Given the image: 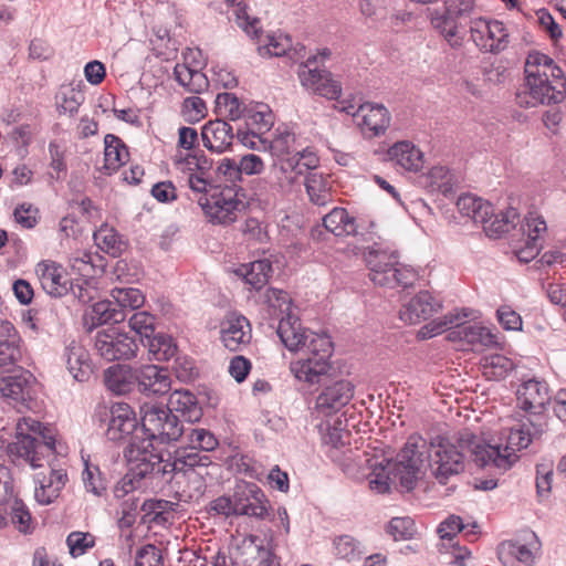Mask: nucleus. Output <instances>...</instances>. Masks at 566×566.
<instances>
[{
  "label": "nucleus",
  "instance_id": "obj_1",
  "mask_svg": "<svg viewBox=\"0 0 566 566\" xmlns=\"http://www.w3.org/2000/svg\"><path fill=\"white\" fill-rule=\"evenodd\" d=\"M514 459L513 453L502 455L499 449L467 429L458 432L452 440L438 437L431 442L412 434L392 461L394 478L406 491H411L427 469L431 470L439 483L446 484L451 476L464 471L467 462H473L479 468L506 469Z\"/></svg>",
  "mask_w": 566,
  "mask_h": 566
},
{
  "label": "nucleus",
  "instance_id": "obj_2",
  "mask_svg": "<svg viewBox=\"0 0 566 566\" xmlns=\"http://www.w3.org/2000/svg\"><path fill=\"white\" fill-rule=\"evenodd\" d=\"M277 336L291 352H303V357L291 363V371L301 381L318 384L331 369L329 358L333 354L331 337L317 334L301 326L298 318L292 314L279 321Z\"/></svg>",
  "mask_w": 566,
  "mask_h": 566
},
{
  "label": "nucleus",
  "instance_id": "obj_3",
  "mask_svg": "<svg viewBox=\"0 0 566 566\" xmlns=\"http://www.w3.org/2000/svg\"><path fill=\"white\" fill-rule=\"evenodd\" d=\"M525 82L516 93V103L530 108L562 103L566 97V80L562 69L548 55L531 51L525 61Z\"/></svg>",
  "mask_w": 566,
  "mask_h": 566
},
{
  "label": "nucleus",
  "instance_id": "obj_4",
  "mask_svg": "<svg viewBox=\"0 0 566 566\" xmlns=\"http://www.w3.org/2000/svg\"><path fill=\"white\" fill-rule=\"evenodd\" d=\"M270 148L277 157L272 175L282 192L289 191L308 170L318 167L319 159L315 151L310 147L298 148L295 134L286 125L275 129Z\"/></svg>",
  "mask_w": 566,
  "mask_h": 566
},
{
  "label": "nucleus",
  "instance_id": "obj_5",
  "mask_svg": "<svg viewBox=\"0 0 566 566\" xmlns=\"http://www.w3.org/2000/svg\"><path fill=\"white\" fill-rule=\"evenodd\" d=\"M55 452V438L51 429L42 422L23 418L17 426V440L6 444L0 437V458L7 453L17 464L41 468Z\"/></svg>",
  "mask_w": 566,
  "mask_h": 566
},
{
  "label": "nucleus",
  "instance_id": "obj_6",
  "mask_svg": "<svg viewBox=\"0 0 566 566\" xmlns=\"http://www.w3.org/2000/svg\"><path fill=\"white\" fill-rule=\"evenodd\" d=\"M124 455L128 461V471L137 481L164 479L167 474L181 472L176 457L172 461L164 460L163 455L154 450L150 441L142 440L137 443L133 440L125 449Z\"/></svg>",
  "mask_w": 566,
  "mask_h": 566
},
{
  "label": "nucleus",
  "instance_id": "obj_7",
  "mask_svg": "<svg viewBox=\"0 0 566 566\" xmlns=\"http://www.w3.org/2000/svg\"><path fill=\"white\" fill-rule=\"evenodd\" d=\"M459 321V314L450 313L443 318L433 319L423 325L418 332V336L421 339H429L454 325L455 328L449 334V338L452 340L464 342L474 348L488 347L496 343L494 335L486 327L478 324H464Z\"/></svg>",
  "mask_w": 566,
  "mask_h": 566
},
{
  "label": "nucleus",
  "instance_id": "obj_8",
  "mask_svg": "<svg viewBox=\"0 0 566 566\" xmlns=\"http://www.w3.org/2000/svg\"><path fill=\"white\" fill-rule=\"evenodd\" d=\"M142 428L147 436L145 441L170 443L177 441L185 432L177 415L161 403H145L140 407Z\"/></svg>",
  "mask_w": 566,
  "mask_h": 566
},
{
  "label": "nucleus",
  "instance_id": "obj_9",
  "mask_svg": "<svg viewBox=\"0 0 566 566\" xmlns=\"http://www.w3.org/2000/svg\"><path fill=\"white\" fill-rule=\"evenodd\" d=\"M218 446L219 442L211 431L203 428L191 429L188 434V446L175 452L181 472L184 474L196 472L202 478V471L212 464L211 457L202 452L213 451Z\"/></svg>",
  "mask_w": 566,
  "mask_h": 566
},
{
  "label": "nucleus",
  "instance_id": "obj_10",
  "mask_svg": "<svg viewBox=\"0 0 566 566\" xmlns=\"http://www.w3.org/2000/svg\"><path fill=\"white\" fill-rule=\"evenodd\" d=\"M234 187H214L209 195H200L198 205L208 220L214 224H230L237 220L244 202L238 198Z\"/></svg>",
  "mask_w": 566,
  "mask_h": 566
},
{
  "label": "nucleus",
  "instance_id": "obj_11",
  "mask_svg": "<svg viewBox=\"0 0 566 566\" xmlns=\"http://www.w3.org/2000/svg\"><path fill=\"white\" fill-rule=\"evenodd\" d=\"M36 386V378L30 370L17 367L0 378V396L19 412L32 410L35 406Z\"/></svg>",
  "mask_w": 566,
  "mask_h": 566
},
{
  "label": "nucleus",
  "instance_id": "obj_12",
  "mask_svg": "<svg viewBox=\"0 0 566 566\" xmlns=\"http://www.w3.org/2000/svg\"><path fill=\"white\" fill-rule=\"evenodd\" d=\"M138 348L135 336L115 327L101 329L94 337V349L106 361L135 358Z\"/></svg>",
  "mask_w": 566,
  "mask_h": 566
},
{
  "label": "nucleus",
  "instance_id": "obj_13",
  "mask_svg": "<svg viewBox=\"0 0 566 566\" xmlns=\"http://www.w3.org/2000/svg\"><path fill=\"white\" fill-rule=\"evenodd\" d=\"M470 32L472 41L483 52L500 53L509 45V32L501 21L474 19Z\"/></svg>",
  "mask_w": 566,
  "mask_h": 566
},
{
  "label": "nucleus",
  "instance_id": "obj_14",
  "mask_svg": "<svg viewBox=\"0 0 566 566\" xmlns=\"http://www.w3.org/2000/svg\"><path fill=\"white\" fill-rule=\"evenodd\" d=\"M315 56H310L305 63L298 67V77L301 84L313 93L326 97L327 99H338L342 94V85L333 78L329 71L325 69H312Z\"/></svg>",
  "mask_w": 566,
  "mask_h": 566
},
{
  "label": "nucleus",
  "instance_id": "obj_15",
  "mask_svg": "<svg viewBox=\"0 0 566 566\" xmlns=\"http://www.w3.org/2000/svg\"><path fill=\"white\" fill-rule=\"evenodd\" d=\"M234 515L263 520L268 514L263 491L253 482L241 481L233 491Z\"/></svg>",
  "mask_w": 566,
  "mask_h": 566
},
{
  "label": "nucleus",
  "instance_id": "obj_16",
  "mask_svg": "<svg viewBox=\"0 0 566 566\" xmlns=\"http://www.w3.org/2000/svg\"><path fill=\"white\" fill-rule=\"evenodd\" d=\"M138 422L132 407L119 402L111 407L106 437L114 442H122L129 439V443L135 440L133 432L137 429Z\"/></svg>",
  "mask_w": 566,
  "mask_h": 566
},
{
  "label": "nucleus",
  "instance_id": "obj_17",
  "mask_svg": "<svg viewBox=\"0 0 566 566\" xmlns=\"http://www.w3.org/2000/svg\"><path fill=\"white\" fill-rule=\"evenodd\" d=\"M35 273L44 292L53 297H63L70 293L73 281L66 270L51 260H43L35 266Z\"/></svg>",
  "mask_w": 566,
  "mask_h": 566
},
{
  "label": "nucleus",
  "instance_id": "obj_18",
  "mask_svg": "<svg viewBox=\"0 0 566 566\" xmlns=\"http://www.w3.org/2000/svg\"><path fill=\"white\" fill-rule=\"evenodd\" d=\"M247 132L238 129L237 138L244 146H254L251 138L260 137L263 133L270 130L273 125V115L271 109L265 104L249 105L244 113Z\"/></svg>",
  "mask_w": 566,
  "mask_h": 566
},
{
  "label": "nucleus",
  "instance_id": "obj_19",
  "mask_svg": "<svg viewBox=\"0 0 566 566\" xmlns=\"http://www.w3.org/2000/svg\"><path fill=\"white\" fill-rule=\"evenodd\" d=\"M516 397L520 407L533 415L542 413L551 401L547 384L537 379L523 381L517 388Z\"/></svg>",
  "mask_w": 566,
  "mask_h": 566
},
{
  "label": "nucleus",
  "instance_id": "obj_20",
  "mask_svg": "<svg viewBox=\"0 0 566 566\" xmlns=\"http://www.w3.org/2000/svg\"><path fill=\"white\" fill-rule=\"evenodd\" d=\"M171 380L168 371L156 365H144L136 368V387L146 396H163L170 390Z\"/></svg>",
  "mask_w": 566,
  "mask_h": 566
},
{
  "label": "nucleus",
  "instance_id": "obj_21",
  "mask_svg": "<svg viewBox=\"0 0 566 566\" xmlns=\"http://www.w3.org/2000/svg\"><path fill=\"white\" fill-rule=\"evenodd\" d=\"M365 261L369 269V279L374 284L388 283L386 277L388 270L392 266L399 265L398 253L396 251H388L381 243H374L368 247L365 252Z\"/></svg>",
  "mask_w": 566,
  "mask_h": 566
},
{
  "label": "nucleus",
  "instance_id": "obj_22",
  "mask_svg": "<svg viewBox=\"0 0 566 566\" xmlns=\"http://www.w3.org/2000/svg\"><path fill=\"white\" fill-rule=\"evenodd\" d=\"M220 339L229 350H241L251 340L249 321L242 315H229L221 324Z\"/></svg>",
  "mask_w": 566,
  "mask_h": 566
},
{
  "label": "nucleus",
  "instance_id": "obj_23",
  "mask_svg": "<svg viewBox=\"0 0 566 566\" xmlns=\"http://www.w3.org/2000/svg\"><path fill=\"white\" fill-rule=\"evenodd\" d=\"M354 397V385L349 380H338L325 387L316 398L317 409L332 415L345 407Z\"/></svg>",
  "mask_w": 566,
  "mask_h": 566
},
{
  "label": "nucleus",
  "instance_id": "obj_24",
  "mask_svg": "<svg viewBox=\"0 0 566 566\" xmlns=\"http://www.w3.org/2000/svg\"><path fill=\"white\" fill-rule=\"evenodd\" d=\"M441 308V303L428 291H421L399 311L400 319L409 324H418L429 319Z\"/></svg>",
  "mask_w": 566,
  "mask_h": 566
},
{
  "label": "nucleus",
  "instance_id": "obj_25",
  "mask_svg": "<svg viewBox=\"0 0 566 566\" xmlns=\"http://www.w3.org/2000/svg\"><path fill=\"white\" fill-rule=\"evenodd\" d=\"M13 525L20 533H32V516L23 503L18 497L0 501V528Z\"/></svg>",
  "mask_w": 566,
  "mask_h": 566
},
{
  "label": "nucleus",
  "instance_id": "obj_26",
  "mask_svg": "<svg viewBox=\"0 0 566 566\" xmlns=\"http://www.w3.org/2000/svg\"><path fill=\"white\" fill-rule=\"evenodd\" d=\"M461 14L455 13L454 7H447L443 10L434 9L430 12L431 25L437 30L450 44L451 48H460L463 36L460 35L459 19Z\"/></svg>",
  "mask_w": 566,
  "mask_h": 566
},
{
  "label": "nucleus",
  "instance_id": "obj_27",
  "mask_svg": "<svg viewBox=\"0 0 566 566\" xmlns=\"http://www.w3.org/2000/svg\"><path fill=\"white\" fill-rule=\"evenodd\" d=\"M527 235L525 247L517 252V258L523 262L533 260L542 249L541 234L547 230L546 221L537 212H528L522 226Z\"/></svg>",
  "mask_w": 566,
  "mask_h": 566
},
{
  "label": "nucleus",
  "instance_id": "obj_28",
  "mask_svg": "<svg viewBox=\"0 0 566 566\" xmlns=\"http://www.w3.org/2000/svg\"><path fill=\"white\" fill-rule=\"evenodd\" d=\"M354 117H360L361 130L369 137L385 134L390 125V113L381 104L365 103L358 106Z\"/></svg>",
  "mask_w": 566,
  "mask_h": 566
},
{
  "label": "nucleus",
  "instance_id": "obj_29",
  "mask_svg": "<svg viewBox=\"0 0 566 566\" xmlns=\"http://www.w3.org/2000/svg\"><path fill=\"white\" fill-rule=\"evenodd\" d=\"M205 147L221 154L230 148L234 135L232 126L223 119H214L205 124L201 130Z\"/></svg>",
  "mask_w": 566,
  "mask_h": 566
},
{
  "label": "nucleus",
  "instance_id": "obj_30",
  "mask_svg": "<svg viewBox=\"0 0 566 566\" xmlns=\"http://www.w3.org/2000/svg\"><path fill=\"white\" fill-rule=\"evenodd\" d=\"M67 475L62 470H50L49 475L38 473L34 478V497L38 503L48 505L57 499L64 488Z\"/></svg>",
  "mask_w": 566,
  "mask_h": 566
},
{
  "label": "nucleus",
  "instance_id": "obj_31",
  "mask_svg": "<svg viewBox=\"0 0 566 566\" xmlns=\"http://www.w3.org/2000/svg\"><path fill=\"white\" fill-rule=\"evenodd\" d=\"M126 318L123 308L115 305L114 300L98 301L84 314V324L88 329L104 324H118Z\"/></svg>",
  "mask_w": 566,
  "mask_h": 566
},
{
  "label": "nucleus",
  "instance_id": "obj_32",
  "mask_svg": "<svg viewBox=\"0 0 566 566\" xmlns=\"http://www.w3.org/2000/svg\"><path fill=\"white\" fill-rule=\"evenodd\" d=\"M104 384L116 395L132 392L136 387V368L122 364L113 365L104 371Z\"/></svg>",
  "mask_w": 566,
  "mask_h": 566
},
{
  "label": "nucleus",
  "instance_id": "obj_33",
  "mask_svg": "<svg viewBox=\"0 0 566 566\" xmlns=\"http://www.w3.org/2000/svg\"><path fill=\"white\" fill-rule=\"evenodd\" d=\"M390 161L408 171H418L423 166L422 151L409 140L394 144L387 151Z\"/></svg>",
  "mask_w": 566,
  "mask_h": 566
},
{
  "label": "nucleus",
  "instance_id": "obj_34",
  "mask_svg": "<svg viewBox=\"0 0 566 566\" xmlns=\"http://www.w3.org/2000/svg\"><path fill=\"white\" fill-rule=\"evenodd\" d=\"M420 184L430 192H439L449 198L458 187L457 177L443 166H434L420 177Z\"/></svg>",
  "mask_w": 566,
  "mask_h": 566
},
{
  "label": "nucleus",
  "instance_id": "obj_35",
  "mask_svg": "<svg viewBox=\"0 0 566 566\" xmlns=\"http://www.w3.org/2000/svg\"><path fill=\"white\" fill-rule=\"evenodd\" d=\"M326 231L336 237L359 235L356 218L345 208L336 207L322 219Z\"/></svg>",
  "mask_w": 566,
  "mask_h": 566
},
{
  "label": "nucleus",
  "instance_id": "obj_36",
  "mask_svg": "<svg viewBox=\"0 0 566 566\" xmlns=\"http://www.w3.org/2000/svg\"><path fill=\"white\" fill-rule=\"evenodd\" d=\"M167 407L171 412L179 413L187 422L193 423L201 419L202 409L196 396L189 390H176L169 397Z\"/></svg>",
  "mask_w": 566,
  "mask_h": 566
},
{
  "label": "nucleus",
  "instance_id": "obj_37",
  "mask_svg": "<svg viewBox=\"0 0 566 566\" xmlns=\"http://www.w3.org/2000/svg\"><path fill=\"white\" fill-rule=\"evenodd\" d=\"M273 272L272 263L269 259H260L253 262L241 264L234 273L242 277L247 284L254 290L262 289L269 281Z\"/></svg>",
  "mask_w": 566,
  "mask_h": 566
},
{
  "label": "nucleus",
  "instance_id": "obj_38",
  "mask_svg": "<svg viewBox=\"0 0 566 566\" xmlns=\"http://www.w3.org/2000/svg\"><path fill=\"white\" fill-rule=\"evenodd\" d=\"M459 212L472 219L475 223H485L488 217L493 214V206L480 197L471 193L461 195L457 200Z\"/></svg>",
  "mask_w": 566,
  "mask_h": 566
},
{
  "label": "nucleus",
  "instance_id": "obj_39",
  "mask_svg": "<svg viewBox=\"0 0 566 566\" xmlns=\"http://www.w3.org/2000/svg\"><path fill=\"white\" fill-rule=\"evenodd\" d=\"M371 472L369 474V486L378 493H387L390 484L398 481L394 478V464L391 459H381V461H370Z\"/></svg>",
  "mask_w": 566,
  "mask_h": 566
},
{
  "label": "nucleus",
  "instance_id": "obj_40",
  "mask_svg": "<svg viewBox=\"0 0 566 566\" xmlns=\"http://www.w3.org/2000/svg\"><path fill=\"white\" fill-rule=\"evenodd\" d=\"M9 336H3L0 339V373H9L12 367L21 359V348L18 331L13 326Z\"/></svg>",
  "mask_w": 566,
  "mask_h": 566
},
{
  "label": "nucleus",
  "instance_id": "obj_41",
  "mask_svg": "<svg viewBox=\"0 0 566 566\" xmlns=\"http://www.w3.org/2000/svg\"><path fill=\"white\" fill-rule=\"evenodd\" d=\"M104 144L105 168L109 171H116L128 160V149L123 140L113 134L105 136Z\"/></svg>",
  "mask_w": 566,
  "mask_h": 566
},
{
  "label": "nucleus",
  "instance_id": "obj_42",
  "mask_svg": "<svg viewBox=\"0 0 566 566\" xmlns=\"http://www.w3.org/2000/svg\"><path fill=\"white\" fill-rule=\"evenodd\" d=\"M142 344L148 348L150 359L154 360L166 361L177 353V346L171 336L164 333L153 334Z\"/></svg>",
  "mask_w": 566,
  "mask_h": 566
},
{
  "label": "nucleus",
  "instance_id": "obj_43",
  "mask_svg": "<svg viewBox=\"0 0 566 566\" xmlns=\"http://www.w3.org/2000/svg\"><path fill=\"white\" fill-rule=\"evenodd\" d=\"M66 367L72 377L77 381H84L88 376L86 353L80 345L72 344L65 349Z\"/></svg>",
  "mask_w": 566,
  "mask_h": 566
},
{
  "label": "nucleus",
  "instance_id": "obj_44",
  "mask_svg": "<svg viewBox=\"0 0 566 566\" xmlns=\"http://www.w3.org/2000/svg\"><path fill=\"white\" fill-rule=\"evenodd\" d=\"M517 217L516 209L510 208L506 211H501L499 214L493 213L488 217L485 223L481 224L489 237H499L509 232L514 227Z\"/></svg>",
  "mask_w": 566,
  "mask_h": 566
},
{
  "label": "nucleus",
  "instance_id": "obj_45",
  "mask_svg": "<svg viewBox=\"0 0 566 566\" xmlns=\"http://www.w3.org/2000/svg\"><path fill=\"white\" fill-rule=\"evenodd\" d=\"M306 192L314 205L324 206L331 200L329 186L318 174H305Z\"/></svg>",
  "mask_w": 566,
  "mask_h": 566
},
{
  "label": "nucleus",
  "instance_id": "obj_46",
  "mask_svg": "<svg viewBox=\"0 0 566 566\" xmlns=\"http://www.w3.org/2000/svg\"><path fill=\"white\" fill-rule=\"evenodd\" d=\"M216 107L221 115L227 116L230 120L244 118L245 109L249 105H243L233 93H220L216 97Z\"/></svg>",
  "mask_w": 566,
  "mask_h": 566
},
{
  "label": "nucleus",
  "instance_id": "obj_47",
  "mask_svg": "<svg viewBox=\"0 0 566 566\" xmlns=\"http://www.w3.org/2000/svg\"><path fill=\"white\" fill-rule=\"evenodd\" d=\"M112 297L115 305L123 308L124 312L127 308L130 311L137 310L145 302L142 291L135 287H115L112 290Z\"/></svg>",
  "mask_w": 566,
  "mask_h": 566
},
{
  "label": "nucleus",
  "instance_id": "obj_48",
  "mask_svg": "<svg viewBox=\"0 0 566 566\" xmlns=\"http://www.w3.org/2000/svg\"><path fill=\"white\" fill-rule=\"evenodd\" d=\"M335 554L338 558L352 562L361 559L364 549L357 539L349 535H342L334 541Z\"/></svg>",
  "mask_w": 566,
  "mask_h": 566
},
{
  "label": "nucleus",
  "instance_id": "obj_49",
  "mask_svg": "<svg viewBox=\"0 0 566 566\" xmlns=\"http://www.w3.org/2000/svg\"><path fill=\"white\" fill-rule=\"evenodd\" d=\"M514 369V363L506 356L496 354L484 358L483 373L489 378L503 379Z\"/></svg>",
  "mask_w": 566,
  "mask_h": 566
},
{
  "label": "nucleus",
  "instance_id": "obj_50",
  "mask_svg": "<svg viewBox=\"0 0 566 566\" xmlns=\"http://www.w3.org/2000/svg\"><path fill=\"white\" fill-rule=\"evenodd\" d=\"M94 241L97 247L106 253L116 256L123 250V241L114 229L101 228L94 233Z\"/></svg>",
  "mask_w": 566,
  "mask_h": 566
},
{
  "label": "nucleus",
  "instance_id": "obj_51",
  "mask_svg": "<svg viewBox=\"0 0 566 566\" xmlns=\"http://www.w3.org/2000/svg\"><path fill=\"white\" fill-rule=\"evenodd\" d=\"M292 39L286 34L268 35V44L258 48L261 56H282L290 52Z\"/></svg>",
  "mask_w": 566,
  "mask_h": 566
},
{
  "label": "nucleus",
  "instance_id": "obj_52",
  "mask_svg": "<svg viewBox=\"0 0 566 566\" xmlns=\"http://www.w3.org/2000/svg\"><path fill=\"white\" fill-rule=\"evenodd\" d=\"M129 327L145 342L155 332V317L147 312H136L128 318Z\"/></svg>",
  "mask_w": 566,
  "mask_h": 566
},
{
  "label": "nucleus",
  "instance_id": "obj_53",
  "mask_svg": "<svg viewBox=\"0 0 566 566\" xmlns=\"http://www.w3.org/2000/svg\"><path fill=\"white\" fill-rule=\"evenodd\" d=\"M388 271L389 273L386 275V277H388V283H380L379 286H386L390 289L396 286L407 287L411 285L416 280V273L413 270L400 263L399 265L392 266V269Z\"/></svg>",
  "mask_w": 566,
  "mask_h": 566
},
{
  "label": "nucleus",
  "instance_id": "obj_54",
  "mask_svg": "<svg viewBox=\"0 0 566 566\" xmlns=\"http://www.w3.org/2000/svg\"><path fill=\"white\" fill-rule=\"evenodd\" d=\"M66 544L71 556L80 557L95 545V537L91 533L72 532L66 537Z\"/></svg>",
  "mask_w": 566,
  "mask_h": 566
},
{
  "label": "nucleus",
  "instance_id": "obj_55",
  "mask_svg": "<svg viewBox=\"0 0 566 566\" xmlns=\"http://www.w3.org/2000/svg\"><path fill=\"white\" fill-rule=\"evenodd\" d=\"M531 442H532V438H531L530 430L518 429V430H514L511 432V434L509 437L510 446H505L503 449L500 446H492L493 448L499 449L502 455L506 454L507 452L514 454L515 459L512 461L511 465L509 468L502 469V470L503 471L509 470L518 458L513 446H515L518 450H521V449L527 448Z\"/></svg>",
  "mask_w": 566,
  "mask_h": 566
},
{
  "label": "nucleus",
  "instance_id": "obj_56",
  "mask_svg": "<svg viewBox=\"0 0 566 566\" xmlns=\"http://www.w3.org/2000/svg\"><path fill=\"white\" fill-rule=\"evenodd\" d=\"M218 172L224 177L226 182H229L224 187H234V189H238V193L242 191V188L238 186V182L242 180L239 163L231 158H223L219 163Z\"/></svg>",
  "mask_w": 566,
  "mask_h": 566
},
{
  "label": "nucleus",
  "instance_id": "obj_57",
  "mask_svg": "<svg viewBox=\"0 0 566 566\" xmlns=\"http://www.w3.org/2000/svg\"><path fill=\"white\" fill-rule=\"evenodd\" d=\"M234 13L238 25L248 35L258 38L261 32V28H259L260 20L249 15L247 6L239 2Z\"/></svg>",
  "mask_w": 566,
  "mask_h": 566
},
{
  "label": "nucleus",
  "instance_id": "obj_58",
  "mask_svg": "<svg viewBox=\"0 0 566 566\" xmlns=\"http://www.w3.org/2000/svg\"><path fill=\"white\" fill-rule=\"evenodd\" d=\"M82 480L87 492L94 495H101L105 490V483L101 478L99 469L85 462V469L82 473Z\"/></svg>",
  "mask_w": 566,
  "mask_h": 566
},
{
  "label": "nucleus",
  "instance_id": "obj_59",
  "mask_svg": "<svg viewBox=\"0 0 566 566\" xmlns=\"http://www.w3.org/2000/svg\"><path fill=\"white\" fill-rule=\"evenodd\" d=\"M387 531L396 541L408 539L415 533V523L410 517H394Z\"/></svg>",
  "mask_w": 566,
  "mask_h": 566
},
{
  "label": "nucleus",
  "instance_id": "obj_60",
  "mask_svg": "<svg viewBox=\"0 0 566 566\" xmlns=\"http://www.w3.org/2000/svg\"><path fill=\"white\" fill-rule=\"evenodd\" d=\"M265 302L269 304L270 307H273L274 310H279L281 314H287L291 310V297L287 294V292L274 287H270L265 292Z\"/></svg>",
  "mask_w": 566,
  "mask_h": 566
},
{
  "label": "nucleus",
  "instance_id": "obj_61",
  "mask_svg": "<svg viewBox=\"0 0 566 566\" xmlns=\"http://www.w3.org/2000/svg\"><path fill=\"white\" fill-rule=\"evenodd\" d=\"M553 465L541 463L536 467V491L539 497H546L552 490Z\"/></svg>",
  "mask_w": 566,
  "mask_h": 566
},
{
  "label": "nucleus",
  "instance_id": "obj_62",
  "mask_svg": "<svg viewBox=\"0 0 566 566\" xmlns=\"http://www.w3.org/2000/svg\"><path fill=\"white\" fill-rule=\"evenodd\" d=\"M135 566H163L161 555L157 547L147 544L136 553Z\"/></svg>",
  "mask_w": 566,
  "mask_h": 566
},
{
  "label": "nucleus",
  "instance_id": "obj_63",
  "mask_svg": "<svg viewBox=\"0 0 566 566\" xmlns=\"http://www.w3.org/2000/svg\"><path fill=\"white\" fill-rule=\"evenodd\" d=\"M70 292L82 304H87L93 301L97 293L92 282L84 279H77L75 282H72Z\"/></svg>",
  "mask_w": 566,
  "mask_h": 566
},
{
  "label": "nucleus",
  "instance_id": "obj_64",
  "mask_svg": "<svg viewBox=\"0 0 566 566\" xmlns=\"http://www.w3.org/2000/svg\"><path fill=\"white\" fill-rule=\"evenodd\" d=\"M249 541L251 543V546H253V551L256 552V556L254 557L255 565L250 566H280V562L276 559V556L270 549L256 544V536H249Z\"/></svg>",
  "mask_w": 566,
  "mask_h": 566
}]
</instances>
